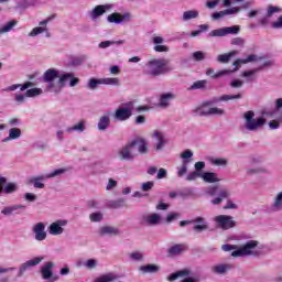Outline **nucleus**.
I'll return each mask as SVG.
<instances>
[{"label": "nucleus", "instance_id": "51", "mask_svg": "<svg viewBox=\"0 0 282 282\" xmlns=\"http://www.w3.org/2000/svg\"><path fill=\"white\" fill-rule=\"evenodd\" d=\"M43 94V89L41 88H31L25 93L26 98H36V96H41Z\"/></svg>", "mask_w": 282, "mask_h": 282}, {"label": "nucleus", "instance_id": "9", "mask_svg": "<svg viewBox=\"0 0 282 282\" xmlns=\"http://www.w3.org/2000/svg\"><path fill=\"white\" fill-rule=\"evenodd\" d=\"M271 116H273V120L269 122L270 129L273 131H276L282 124V98L275 99V108L271 112Z\"/></svg>", "mask_w": 282, "mask_h": 282}, {"label": "nucleus", "instance_id": "61", "mask_svg": "<svg viewBox=\"0 0 282 282\" xmlns=\"http://www.w3.org/2000/svg\"><path fill=\"white\" fill-rule=\"evenodd\" d=\"M226 110L217 107L209 108V116H224Z\"/></svg>", "mask_w": 282, "mask_h": 282}, {"label": "nucleus", "instance_id": "40", "mask_svg": "<svg viewBox=\"0 0 282 282\" xmlns=\"http://www.w3.org/2000/svg\"><path fill=\"white\" fill-rule=\"evenodd\" d=\"M17 25H19V21L17 20L7 22L2 28H0V34H8V32H12Z\"/></svg>", "mask_w": 282, "mask_h": 282}, {"label": "nucleus", "instance_id": "33", "mask_svg": "<svg viewBox=\"0 0 282 282\" xmlns=\"http://www.w3.org/2000/svg\"><path fill=\"white\" fill-rule=\"evenodd\" d=\"M30 87H34V83L26 82L23 85L21 84H13L7 88L3 89V91H17V89H21L22 91H25V89H30Z\"/></svg>", "mask_w": 282, "mask_h": 282}, {"label": "nucleus", "instance_id": "21", "mask_svg": "<svg viewBox=\"0 0 282 282\" xmlns=\"http://www.w3.org/2000/svg\"><path fill=\"white\" fill-rule=\"evenodd\" d=\"M243 98V95L237 94V95H223L220 97H214L210 100H207L205 105H209V107H213V105H217V102H228V100H241Z\"/></svg>", "mask_w": 282, "mask_h": 282}, {"label": "nucleus", "instance_id": "50", "mask_svg": "<svg viewBox=\"0 0 282 282\" xmlns=\"http://www.w3.org/2000/svg\"><path fill=\"white\" fill-rule=\"evenodd\" d=\"M67 171L66 167H61L57 170H54L53 172L45 174L46 180H52V177H61V175H64V173Z\"/></svg>", "mask_w": 282, "mask_h": 282}, {"label": "nucleus", "instance_id": "62", "mask_svg": "<svg viewBox=\"0 0 282 282\" xmlns=\"http://www.w3.org/2000/svg\"><path fill=\"white\" fill-rule=\"evenodd\" d=\"M153 186H155V182L149 181V182L141 184V189L144 193H149V191H151L153 188Z\"/></svg>", "mask_w": 282, "mask_h": 282}, {"label": "nucleus", "instance_id": "12", "mask_svg": "<svg viewBox=\"0 0 282 282\" xmlns=\"http://www.w3.org/2000/svg\"><path fill=\"white\" fill-rule=\"evenodd\" d=\"M214 221L217 226V228H220L221 230H230V228H235L237 226V223L232 218V216L228 215H219L214 218Z\"/></svg>", "mask_w": 282, "mask_h": 282}, {"label": "nucleus", "instance_id": "10", "mask_svg": "<svg viewBox=\"0 0 282 282\" xmlns=\"http://www.w3.org/2000/svg\"><path fill=\"white\" fill-rule=\"evenodd\" d=\"M239 32H241V26L232 25V26H225V28L213 30L208 33V36H210L212 39L228 36V34L237 36Z\"/></svg>", "mask_w": 282, "mask_h": 282}, {"label": "nucleus", "instance_id": "49", "mask_svg": "<svg viewBox=\"0 0 282 282\" xmlns=\"http://www.w3.org/2000/svg\"><path fill=\"white\" fill-rule=\"evenodd\" d=\"M108 208H113V209H118V208H122V206H124V198H118L116 200H110L107 203Z\"/></svg>", "mask_w": 282, "mask_h": 282}, {"label": "nucleus", "instance_id": "53", "mask_svg": "<svg viewBox=\"0 0 282 282\" xmlns=\"http://www.w3.org/2000/svg\"><path fill=\"white\" fill-rule=\"evenodd\" d=\"M282 206V192H280L271 205L272 210H279Z\"/></svg>", "mask_w": 282, "mask_h": 282}, {"label": "nucleus", "instance_id": "16", "mask_svg": "<svg viewBox=\"0 0 282 282\" xmlns=\"http://www.w3.org/2000/svg\"><path fill=\"white\" fill-rule=\"evenodd\" d=\"M281 12H282V9L280 7H274L272 4H269L267 7V13L258 19V23H260V25H263L265 28V25H270V19H272L274 14H279Z\"/></svg>", "mask_w": 282, "mask_h": 282}, {"label": "nucleus", "instance_id": "54", "mask_svg": "<svg viewBox=\"0 0 282 282\" xmlns=\"http://www.w3.org/2000/svg\"><path fill=\"white\" fill-rule=\"evenodd\" d=\"M84 268H86L87 270H96V268L98 267V260L96 259H88L83 263Z\"/></svg>", "mask_w": 282, "mask_h": 282}, {"label": "nucleus", "instance_id": "7", "mask_svg": "<svg viewBox=\"0 0 282 282\" xmlns=\"http://www.w3.org/2000/svg\"><path fill=\"white\" fill-rule=\"evenodd\" d=\"M259 241L249 240L240 249L232 251L231 257H257Z\"/></svg>", "mask_w": 282, "mask_h": 282}, {"label": "nucleus", "instance_id": "42", "mask_svg": "<svg viewBox=\"0 0 282 282\" xmlns=\"http://www.w3.org/2000/svg\"><path fill=\"white\" fill-rule=\"evenodd\" d=\"M191 161H183L181 166L176 167V175L177 177L182 178L184 175L188 173V164Z\"/></svg>", "mask_w": 282, "mask_h": 282}, {"label": "nucleus", "instance_id": "32", "mask_svg": "<svg viewBox=\"0 0 282 282\" xmlns=\"http://www.w3.org/2000/svg\"><path fill=\"white\" fill-rule=\"evenodd\" d=\"M47 180V176L45 174L33 176L30 178V184H33L34 188H45V182Z\"/></svg>", "mask_w": 282, "mask_h": 282}, {"label": "nucleus", "instance_id": "17", "mask_svg": "<svg viewBox=\"0 0 282 282\" xmlns=\"http://www.w3.org/2000/svg\"><path fill=\"white\" fill-rule=\"evenodd\" d=\"M133 19L130 12H126L123 14L115 12L107 17L108 23H116V25H122V23H129Z\"/></svg>", "mask_w": 282, "mask_h": 282}, {"label": "nucleus", "instance_id": "48", "mask_svg": "<svg viewBox=\"0 0 282 282\" xmlns=\"http://www.w3.org/2000/svg\"><path fill=\"white\" fill-rule=\"evenodd\" d=\"M231 56H237V51L221 54L217 57L218 63H229Z\"/></svg>", "mask_w": 282, "mask_h": 282}, {"label": "nucleus", "instance_id": "25", "mask_svg": "<svg viewBox=\"0 0 282 282\" xmlns=\"http://www.w3.org/2000/svg\"><path fill=\"white\" fill-rule=\"evenodd\" d=\"M172 100H175V94L173 93L161 94L159 98V107H161V109H169Z\"/></svg>", "mask_w": 282, "mask_h": 282}, {"label": "nucleus", "instance_id": "23", "mask_svg": "<svg viewBox=\"0 0 282 282\" xmlns=\"http://www.w3.org/2000/svg\"><path fill=\"white\" fill-rule=\"evenodd\" d=\"M160 221H162V216L156 213L144 215L142 217V224L145 226H158L160 225Z\"/></svg>", "mask_w": 282, "mask_h": 282}, {"label": "nucleus", "instance_id": "5", "mask_svg": "<svg viewBox=\"0 0 282 282\" xmlns=\"http://www.w3.org/2000/svg\"><path fill=\"white\" fill-rule=\"evenodd\" d=\"M58 77V70H56L55 68H48L43 74V82L47 83L46 91H50L51 94H61V84H58V82H55Z\"/></svg>", "mask_w": 282, "mask_h": 282}, {"label": "nucleus", "instance_id": "28", "mask_svg": "<svg viewBox=\"0 0 282 282\" xmlns=\"http://www.w3.org/2000/svg\"><path fill=\"white\" fill-rule=\"evenodd\" d=\"M230 270H232V264L230 263H219L212 267V272L214 274H219V275L228 274Z\"/></svg>", "mask_w": 282, "mask_h": 282}, {"label": "nucleus", "instance_id": "19", "mask_svg": "<svg viewBox=\"0 0 282 282\" xmlns=\"http://www.w3.org/2000/svg\"><path fill=\"white\" fill-rule=\"evenodd\" d=\"M57 85H61V91H63V87H65V84L67 80H69V87H76L78 83H80V79L78 77L74 76V73H64L59 75Z\"/></svg>", "mask_w": 282, "mask_h": 282}, {"label": "nucleus", "instance_id": "55", "mask_svg": "<svg viewBox=\"0 0 282 282\" xmlns=\"http://www.w3.org/2000/svg\"><path fill=\"white\" fill-rule=\"evenodd\" d=\"M210 164H213L214 166H228V160L226 159H209Z\"/></svg>", "mask_w": 282, "mask_h": 282}, {"label": "nucleus", "instance_id": "8", "mask_svg": "<svg viewBox=\"0 0 282 282\" xmlns=\"http://www.w3.org/2000/svg\"><path fill=\"white\" fill-rule=\"evenodd\" d=\"M44 260H45V257L37 256L22 262L18 269V273H17L18 279H21V276H25V272H28V270H32V268H36V265H40Z\"/></svg>", "mask_w": 282, "mask_h": 282}, {"label": "nucleus", "instance_id": "47", "mask_svg": "<svg viewBox=\"0 0 282 282\" xmlns=\"http://www.w3.org/2000/svg\"><path fill=\"white\" fill-rule=\"evenodd\" d=\"M101 85H111L112 87H120V79H118V77L101 78Z\"/></svg>", "mask_w": 282, "mask_h": 282}, {"label": "nucleus", "instance_id": "38", "mask_svg": "<svg viewBox=\"0 0 282 282\" xmlns=\"http://www.w3.org/2000/svg\"><path fill=\"white\" fill-rule=\"evenodd\" d=\"M19 138H21V129L11 128L9 130V135L2 139V142H10V140H19Z\"/></svg>", "mask_w": 282, "mask_h": 282}, {"label": "nucleus", "instance_id": "59", "mask_svg": "<svg viewBox=\"0 0 282 282\" xmlns=\"http://www.w3.org/2000/svg\"><path fill=\"white\" fill-rule=\"evenodd\" d=\"M263 160H264L263 156H261L259 154H252L249 158L250 164H262Z\"/></svg>", "mask_w": 282, "mask_h": 282}, {"label": "nucleus", "instance_id": "60", "mask_svg": "<svg viewBox=\"0 0 282 282\" xmlns=\"http://www.w3.org/2000/svg\"><path fill=\"white\" fill-rule=\"evenodd\" d=\"M102 213L96 212L89 215V219L93 223H100L102 220Z\"/></svg>", "mask_w": 282, "mask_h": 282}, {"label": "nucleus", "instance_id": "46", "mask_svg": "<svg viewBox=\"0 0 282 282\" xmlns=\"http://www.w3.org/2000/svg\"><path fill=\"white\" fill-rule=\"evenodd\" d=\"M87 55H79L77 57H73L70 59V66L72 67H80L86 61H87Z\"/></svg>", "mask_w": 282, "mask_h": 282}, {"label": "nucleus", "instance_id": "56", "mask_svg": "<svg viewBox=\"0 0 282 282\" xmlns=\"http://www.w3.org/2000/svg\"><path fill=\"white\" fill-rule=\"evenodd\" d=\"M198 177L202 180V172L192 171L185 176V180L186 182H195Z\"/></svg>", "mask_w": 282, "mask_h": 282}, {"label": "nucleus", "instance_id": "44", "mask_svg": "<svg viewBox=\"0 0 282 282\" xmlns=\"http://www.w3.org/2000/svg\"><path fill=\"white\" fill-rule=\"evenodd\" d=\"M171 257H177L184 252V245H174L167 250Z\"/></svg>", "mask_w": 282, "mask_h": 282}, {"label": "nucleus", "instance_id": "41", "mask_svg": "<svg viewBox=\"0 0 282 282\" xmlns=\"http://www.w3.org/2000/svg\"><path fill=\"white\" fill-rule=\"evenodd\" d=\"M199 11L197 10H187L183 12L182 21H192V19H198Z\"/></svg>", "mask_w": 282, "mask_h": 282}, {"label": "nucleus", "instance_id": "63", "mask_svg": "<svg viewBox=\"0 0 282 282\" xmlns=\"http://www.w3.org/2000/svg\"><path fill=\"white\" fill-rule=\"evenodd\" d=\"M130 259H132V261H142L144 259V254L140 251H134L130 253Z\"/></svg>", "mask_w": 282, "mask_h": 282}, {"label": "nucleus", "instance_id": "58", "mask_svg": "<svg viewBox=\"0 0 282 282\" xmlns=\"http://www.w3.org/2000/svg\"><path fill=\"white\" fill-rule=\"evenodd\" d=\"M192 57L194 58V61L199 63V62L206 59V53L202 52V51H196L192 54Z\"/></svg>", "mask_w": 282, "mask_h": 282}, {"label": "nucleus", "instance_id": "52", "mask_svg": "<svg viewBox=\"0 0 282 282\" xmlns=\"http://www.w3.org/2000/svg\"><path fill=\"white\" fill-rule=\"evenodd\" d=\"M2 191L7 193V195H11V193H17L19 191V186L17 183H9L4 187H2Z\"/></svg>", "mask_w": 282, "mask_h": 282}, {"label": "nucleus", "instance_id": "43", "mask_svg": "<svg viewBox=\"0 0 282 282\" xmlns=\"http://www.w3.org/2000/svg\"><path fill=\"white\" fill-rule=\"evenodd\" d=\"M257 73H259L258 68L245 70L241 76L242 78H247V83H252V80L257 79Z\"/></svg>", "mask_w": 282, "mask_h": 282}, {"label": "nucleus", "instance_id": "27", "mask_svg": "<svg viewBox=\"0 0 282 282\" xmlns=\"http://www.w3.org/2000/svg\"><path fill=\"white\" fill-rule=\"evenodd\" d=\"M99 235L101 237H118V235H120V229L113 226H104L99 228Z\"/></svg>", "mask_w": 282, "mask_h": 282}, {"label": "nucleus", "instance_id": "26", "mask_svg": "<svg viewBox=\"0 0 282 282\" xmlns=\"http://www.w3.org/2000/svg\"><path fill=\"white\" fill-rule=\"evenodd\" d=\"M111 127V112H106L99 118L97 123L98 131H107Z\"/></svg>", "mask_w": 282, "mask_h": 282}, {"label": "nucleus", "instance_id": "3", "mask_svg": "<svg viewBox=\"0 0 282 282\" xmlns=\"http://www.w3.org/2000/svg\"><path fill=\"white\" fill-rule=\"evenodd\" d=\"M254 111L248 110L242 115L243 118V129L246 131H250L251 133H257L260 129L265 127V118L263 117H254Z\"/></svg>", "mask_w": 282, "mask_h": 282}, {"label": "nucleus", "instance_id": "31", "mask_svg": "<svg viewBox=\"0 0 282 282\" xmlns=\"http://www.w3.org/2000/svg\"><path fill=\"white\" fill-rule=\"evenodd\" d=\"M191 269H183L170 274L167 281L173 282L177 281V279H186V276H191Z\"/></svg>", "mask_w": 282, "mask_h": 282}, {"label": "nucleus", "instance_id": "37", "mask_svg": "<svg viewBox=\"0 0 282 282\" xmlns=\"http://www.w3.org/2000/svg\"><path fill=\"white\" fill-rule=\"evenodd\" d=\"M208 107H210V105H207L206 101H204L200 106L194 109L195 116H209L210 108Z\"/></svg>", "mask_w": 282, "mask_h": 282}, {"label": "nucleus", "instance_id": "11", "mask_svg": "<svg viewBox=\"0 0 282 282\" xmlns=\"http://www.w3.org/2000/svg\"><path fill=\"white\" fill-rule=\"evenodd\" d=\"M54 20V15H50L47 19L39 22V26L32 29L29 33V36H39V34H45L46 39H50L52 34L50 33V29H47V23Z\"/></svg>", "mask_w": 282, "mask_h": 282}, {"label": "nucleus", "instance_id": "6", "mask_svg": "<svg viewBox=\"0 0 282 282\" xmlns=\"http://www.w3.org/2000/svg\"><path fill=\"white\" fill-rule=\"evenodd\" d=\"M206 195H209V197H214L210 200V204H213V206H219V204H221L224 199H228V197H230V191L226 187H219L215 185L206 189Z\"/></svg>", "mask_w": 282, "mask_h": 282}, {"label": "nucleus", "instance_id": "34", "mask_svg": "<svg viewBox=\"0 0 282 282\" xmlns=\"http://www.w3.org/2000/svg\"><path fill=\"white\" fill-rule=\"evenodd\" d=\"M87 121L80 120L73 127L66 128V133H74V131H77V133H83L85 132Z\"/></svg>", "mask_w": 282, "mask_h": 282}, {"label": "nucleus", "instance_id": "30", "mask_svg": "<svg viewBox=\"0 0 282 282\" xmlns=\"http://www.w3.org/2000/svg\"><path fill=\"white\" fill-rule=\"evenodd\" d=\"M202 180H203V182H206V184H217V182H221L219 174H217L215 172L202 173Z\"/></svg>", "mask_w": 282, "mask_h": 282}, {"label": "nucleus", "instance_id": "24", "mask_svg": "<svg viewBox=\"0 0 282 282\" xmlns=\"http://www.w3.org/2000/svg\"><path fill=\"white\" fill-rule=\"evenodd\" d=\"M25 205L7 206L1 210V215H4V217H10L12 215H21L20 210H25Z\"/></svg>", "mask_w": 282, "mask_h": 282}, {"label": "nucleus", "instance_id": "20", "mask_svg": "<svg viewBox=\"0 0 282 282\" xmlns=\"http://www.w3.org/2000/svg\"><path fill=\"white\" fill-rule=\"evenodd\" d=\"M32 232L35 241H45L47 239V231H45V223H36L33 225Z\"/></svg>", "mask_w": 282, "mask_h": 282}, {"label": "nucleus", "instance_id": "35", "mask_svg": "<svg viewBox=\"0 0 282 282\" xmlns=\"http://www.w3.org/2000/svg\"><path fill=\"white\" fill-rule=\"evenodd\" d=\"M139 271L142 272V274H156V272H160V265L158 264L141 265L139 268Z\"/></svg>", "mask_w": 282, "mask_h": 282}, {"label": "nucleus", "instance_id": "36", "mask_svg": "<svg viewBox=\"0 0 282 282\" xmlns=\"http://www.w3.org/2000/svg\"><path fill=\"white\" fill-rule=\"evenodd\" d=\"M230 69H223L217 73H215V69L213 68H207L206 70V76H210V78H221V76H228L230 74Z\"/></svg>", "mask_w": 282, "mask_h": 282}, {"label": "nucleus", "instance_id": "14", "mask_svg": "<svg viewBox=\"0 0 282 282\" xmlns=\"http://www.w3.org/2000/svg\"><path fill=\"white\" fill-rule=\"evenodd\" d=\"M56 264H54V262L52 261H48V262H45L43 264V267L40 269V272L42 274V279L44 281H50V282H54V281H58V276H54V267Z\"/></svg>", "mask_w": 282, "mask_h": 282}, {"label": "nucleus", "instance_id": "57", "mask_svg": "<svg viewBox=\"0 0 282 282\" xmlns=\"http://www.w3.org/2000/svg\"><path fill=\"white\" fill-rule=\"evenodd\" d=\"M116 43H119L120 45H122V43H124V41H118V42H113V41H104V42H100L98 44V47L100 50H107V47H111V45H116Z\"/></svg>", "mask_w": 282, "mask_h": 282}, {"label": "nucleus", "instance_id": "45", "mask_svg": "<svg viewBox=\"0 0 282 282\" xmlns=\"http://www.w3.org/2000/svg\"><path fill=\"white\" fill-rule=\"evenodd\" d=\"M206 85H208V80L206 79L194 82L193 85L188 88V91H195L197 89H206Z\"/></svg>", "mask_w": 282, "mask_h": 282}, {"label": "nucleus", "instance_id": "29", "mask_svg": "<svg viewBox=\"0 0 282 282\" xmlns=\"http://www.w3.org/2000/svg\"><path fill=\"white\" fill-rule=\"evenodd\" d=\"M237 13H239V8L234 7L231 9H226L224 11L214 12L212 14V20L213 21H220V19H224V17H227L228 14H237Z\"/></svg>", "mask_w": 282, "mask_h": 282}, {"label": "nucleus", "instance_id": "4", "mask_svg": "<svg viewBox=\"0 0 282 282\" xmlns=\"http://www.w3.org/2000/svg\"><path fill=\"white\" fill-rule=\"evenodd\" d=\"M248 63H261V65L256 68L258 69V72H263V69H268V67H272V65H274V61L272 59H265L263 57H259L256 54H251L248 55L247 58L245 59L239 58L236 62H234V72H237V69H239L241 65H246Z\"/></svg>", "mask_w": 282, "mask_h": 282}, {"label": "nucleus", "instance_id": "39", "mask_svg": "<svg viewBox=\"0 0 282 282\" xmlns=\"http://www.w3.org/2000/svg\"><path fill=\"white\" fill-rule=\"evenodd\" d=\"M102 85V78H90L88 79V83L86 85V88L89 89L90 91H96L98 87Z\"/></svg>", "mask_w": 282, "mask_h": 282}, {"label": "nucleus", "instance_id": "15", "mask_svg": "<svg viewBox=\"0 0 282 282\" xmlns=\"http://www.w3.org/2000/svg\"><path fill=\"white\" fill-rule=\"evenodd\" d=\"M131 107H133L132 102L128 104V107H119L116 109L113 118L115 120H118L119 122H124L133 116V111L131 110Z\"/></svg>", "mask_w": 282, "mask_h": 282}, {"label": "nucleus", "instance_id": "2", "mask_svg": "<svg viewBox=\"0 0 282 282\" xmlns=\"http://www.w3.org/2000/svg\"><path fill=\"white\" fill-rule=\"evenodd\" d=\"M171 61L166 58H153L150 59L143 69V74L150 78H158L159 76H164L169 72H173V67L169 65Z\"/></svg>", "mask_w": 282, "mask_h": 282}, {"label": "nucleus", "instance_id": "22", "mask_svg": "<svg viewBox=\"0 0 282 282\" xmlns=\"http://www.w3.org/2000/svg\"><path fill=\"white\" fill-rule=\"evenodd\" d=\"M152 138L154 140V150L158 152L163 151L169 142L164 133L156 130L152 133Z\"/></svg>", "mask_w": 282, "mask_h": 282}, {"label": "nucleus", "instance_id": "1", "mask_svg": "<svg viewBox=\"0 0 282 282\" xmlns=\"http://www.w3.org/2000/svg\"><path fill=\"white\" fill-rule=\"evenodd\" d=\"M147 155L149 147L144 139H134L118 150V158L121 162H133L138 154Z\"/></svg>", "mask_w": 282, "mask_h": 282}, {"label": "nucleus", "instance_id": "18", "mask_svg": "<svg viewBox=\"0 0 282 282\" xmlns=\"http://www.w3.org/2000/svg\"><path fill=\"white\" fill-rule=\"evenodd\" d=\"M68 221L66 219H58L52 223L48 226V234L53 237H58V235H63L65 232V226H67Z\"/></svg>", "mask_w": 282, "mask_h": 282}, {"label": "nucleus", "instance_id": "13", "mask_svg": "<svg viewBox=\"0 0 282 282\" xmlns=\"http://www.w3.org/2000/svg\"><path fill=\"white\" fill-rule=\"evenodd\" d=\"M110 10H113V4L111 3L98 4L88 12V17L91 21H98L102 14H106V12H109Z\"/></svg>", "mask_w": 282, "mask_h": 282}, {"label": "nucleus", "instance_id": "64", "mask_svg": "<svg viewBox=\"0 0 282 282\" xmlns=\"http://www.w3.org/2000/svg\"><path fill=\"white\" fill-rule=\"evenodd\" d=\"M180 158H182L183 162H191L189 158H193V152L191 150H185L181 153Z\"/></svg>", "mask_w": 282, "mask_h": 282}]
</instances>
